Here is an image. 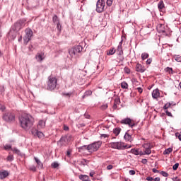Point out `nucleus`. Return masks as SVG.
Here are the masks:
<instances>
[{
	"label": "nucleus",
	"instance_id": "obj_2",
	"mask_svg": "<svg viewBox=\"0 0 181 181\" xmlns=\"http://www.w3.org/2000/svg\"><path fill=\"white\" fill-rule=\"evenodd\" d=\"M47 84V90H49V91H53V90H54L57 86V78L54 77L49 76Z\"/></svg>",
	"mask_w": 181,
	"mask_h": 181
},
{
	"label": "nucleus",
	"instance_id": "obj_42",
	"mask_svg": "<svg viewBox=\"0 0 181 181\" xmlns=\"http://www.w3.org/2000/svg\"><path fill=\"white\" fill-rule=\"evenodd\" d=\"M56 25L59 32H62V25H60V23H57Z\"/></svg>",
	"mask_w": 181,
	"mask_h": 181
},
{
	"label": "nucleus",
	"instance_id": "obj_47",
	"mask_svg": "<svg viewBox=\"0 0 181 181\" xmlns=\"http://www.w3.org/2000/svg\"><path fill=\"white\" fill-rule=\"evenodd\" d=\"M30 170H32V172H36V167L35 165H31L30 167Z\"/></svg>",
	"mask_w": 181,
	"mask_h": 181
},
{
	"label": "nucleus",
	"instance_id": "obj_50",
	"mask_svg": "<svg viewBox=\"0 0 181 181\" xmlns=\"http://www.w3.org/2000/svg\"><path fill=\"white\" fill-rule=\"evenodd\" d=\"M129 175H131L132 176H134V175H135L136 172H135V170H130L129 171Z\"/></svg>",
	"mask_w": 181,
	"mask_h": 181
},
{
	"label": "nucleus",
	"instance_id": "obj_40",
	"mask_svg": "<svg viewBox=\"0 0 181 181\" xmlns=\"http://www.w3.org/2000/svg\"><path fill=\"white\" fill-rule=\"evenodd\" d=\"M160 173L164 177H168V176H169V174L168 173L165 172V171H161Z\"/></svg>",
	"mask_w": 181,
	"mask_h": 181
},
{
	"label": "nucleus",
	"instance_id": "obj_56",
	"mask_svg": "<svg viewBox=\"0 0 181 181\" xmlns=\"http://www.w3.org/2000/svg\"><path fill=\"white\" fill-rule=\"evenodd\" d=\"M5 91V88H4V86H0V93L1 94H2V93H4Z\"/></svg>",
	"mask_w": 181,
	"mask_h": 181
},
{
	"label": "nucleus",
	"instance_id": "obj_20",
	"mask_svg": "<svg viewBox=\"0 0 181 181\" xmlns=\"http://www.w3.org/2000/svg\"><path fill=\"white\" fill-rule=\"evenodd\" d=\"M124 139L126 140V141H129L130 142H132V141H133L132 139V136L130 135L128 133H125L124 136Z\"/></svg>",
	"mask_w": 181,
	"mask_h": 181
},
{
	"label": "nucleus",
	"instance_id": "obj_32",
	"mask_svg": "<svg viewBox=\"0 0 181 181\" xmlns=\"http://www.w3.org/2000/svg\"><path fill=\"white\" fill-rule=\"evenodd\" d=\"M148 57H149V54L144 52L141 54V59L142 60H145L146 59H148Z\"/></svg>",
	"mask_w": 181,
	"mask_h": 181
},
{
	"label": "nucleus",
	"instance_id": "obj_39",
	"mask_svg": "<svg viewBox=\"0 0 181 181\" xmlns=\"http://www.w3.org/2000/svg\"><path fill=\"white\" fill-rule=\"evenodd\" d=\"M115 104H116L117 105H119V104H121V99H119V98H115Z\"/></svg>",
	"mask_w": 181,
	"mask_h": 181
},
{
	"label": "nucleus",
	"instance_id": "obj_10",
	"mask_svg": "<svg viewBox=\"0 0 181 181\" xmlns=\"http://www.w3.org/2000/svg\"><path fill=\"white\" fill-rule=\"evenodd\" d=\"M111 148L113 149H118L119 151H121L122 149V143L121 142H112L110 144Z\"/></svg>",
	"mask_w": 181,
	"mask_h": 181
},
{
	"label": "nucleus",
	"instance_id": "obj_58",
	"mask_svg": "<svg viewBox=\"0 0 181 181\" xmlns=\"http://www.w3.org/2000/svg\"><path fill=\"white\" fill-rule=\"evenodd\" d=\"M113 166L112 165H109L107 166V170H111V169H112Z\"/></svg>",
	"mask_w": 181,
	"mask_h": 181
},
{
	"label": "nucleus",
	"instance_id": "obj_24",
	"mask_svg": "<svg viewBox=\"0 0 181 181\" xmlns=\"http://www.w3.org/2000/svg\"><path fill=\"white\" fill-rule=\"evenodd\" d=\"M121 132V128L118 127V128H115L113 129V134H115V135H116V136H118V135H119Z\"/></svg>",
	"mask_w": 181,
	"mask_h": 181
},
{
	"label": "nucleus",
	"instance_id": "obj_37",
	"mask_svg": "<svg viewBox=\"0 0 181 181\" xmlns=\"http://www.w3.org/2000/svg\"><path fill=\"white\" fill-rule=\"evenodd\" d=\"M121 87H122V88L127 89V88H128V83L127 82H122L121 83Z\"/></svg>",
	"mask_w": 181,
	"mask_h": 181
},
{
	"label": "nucleus",
	"instance_id": "obj_45",
	"mask_svg": "<svg viewBox=\"0 0 181 181\" xmlns=\"http://www.w3.org/2000/svg\"><path fill=\"white\" fill-rule=\"evenodd\" d=\"M177 168H179V163H177L173 166V170H177Z\"/></svg>",
	"mask_w": 181,
	"mask_h": 181
},
{
	"label": "nucleus",
	"instance_id": "obj_4",
	"mask_svg": "<svg viewBox=\"0 0 181 181\" xmlns=\"http://www.w3.org/2000/svg\"><path fill=\"white\" fill-rule=\"evenodd\" d=\"M25 35L23 37L24 43L28 45L30 40H32V37H33V31L30 28H26L25 30Z\"/></svg>",
	"mask_w": 181,
	"mask_h": 181
},
{
	"label": "nucleus",
	"instance_id": "obj_33",
	"mask_svg": "<svg viewBox=\"0 0 181 181\" xmlns=\"http://www.w3.org/2000/svg\"><path fill=\"white\" fill-rule=\"evenodd\" d=\"M174 59L175 62H177L178 63H181V56L180 55H175Z\"/></svg>",
	"mask_w": 181,
	"mask_h": 181
},
{
	"label": "nucleus",
	"instance_id": "obj_60",
	"mask_svg": "<svg viewBox=\"0 0 181 181\" xmlns=\"http://www.w3.org/2000/svg\"><path fill=\"white\" fill-rule=\"evenodd\" d=\"M152 172H153V173H159V170H156V168H153V169H152Z\"/></svg>",
	"mask_w": 181,
	"mask_h": 181
},
{
	"label": "nucleus",
	"instance_id": "obj_12",
	"mask_svg": "<svg viewBox=\"0 0 181 181\" xmlns=\"http://www.w3.org/2000/svg\"><path fill=\"white\" fill-rule=\"evenodd\" d=\"M69 141V137L67 136H62L59 141H57V145L59 146H63Z\"/></svg>",
	"mask_w": 181,
	"mask_h": 181
},
{
	"label": "nucleus",
	"instance_id": "obj_16",
	"mask_svg": "<svg viewBox=\"0 0 181 181\" xmlns=\"http://www.w3.org/2000/svg\"><path fill=\"white\" fill-rule=\"evenodd\" d=\"M160 95V93H159V89H156V90H153V92H152L153 98H154L156 100Z\"/></svg>",
	"mask_w": 181,
	"mask_h": 181
},
{
	"label": "nucleus",
	"instance_id": "obj_38",
	"mask_svg": "<svg viewBox=\"0 0 181 181\" xmlns=\"http://www.w3.org/2000/svg\"><path fill=\"white\" fill-rule=\"evenodd\" d=\"M129 148H132V146L131 145H124V146H122V148H121V151H124V149H129Z\"/></svg>",
	"mask_w": 181,
	"mask_h": 181
},
{
	"label": "nucleus",
	"instance_id": "obj_46",
	"mask_svg": "<svg viewBox=\"0 0 181 181\" xmlns=\"http://www.w3.org/2000/svg\"><path fill=\"white\" fill-rule=\"evenodd\" d=\"M7 160H8L9 162H12V160H13V156H8L7 157Z\"/></svg>",
	"mask_w": 181,
	"mask_h": 181
},
{
	"label": "nucleus",
	"instance_id": "obj_53",
	"mask_svg": "<svg viewBox=\"0 0 181 181\" xmlns=\"http://www.w3.org/2000/svg\"><path fill=\"white\" fill-rule=\"evenodd\" d=\"M84 162H85V163H88V160H86V159H83V160L81 161V165H84Z\"/></svg>",
	"mask_w": 181,
	"mask_h": 181
},
{
	"label": "nucleus",
	"instance_id": "obj_63",
	"mask_svg": "<svg viewBox=\"0 0 181 181\" xmlns=\"http://www.w3.org/2000/svg\"><path fill=\"white\" fill-rule=\"evenodd\" d=\"M137 90L139 91V93H140V94L142 93V91H143L142 88L141 87L137 88Z\"/></svg>",
	"mask_w": 181,
	"mask_h": 181
},
{
	"label": "nucleus",
	"instance_id": "obj_9",
	"mask_svg": "<svg viewBox=\"0 0 181 181\" xmlns=\"http://www.w3.org/2000/svg\"><path fill=\"white\" fill-rule=\"evenodd\" d=\"M120 124L128 125L130 128H134V127H136V124H135L134 121L129 117L122 119L120 121Z\"/></svg>",
	"mask_w": 181,
	"mask_h": 181
},
{
	"label": "nucleus",
	"instance_id": "obj_34",
	"mask_svg": "<svg viewBox=\"0 0 181 181\" xmlns=\"http://www.w3.org/2000/svg\"><path fill=\"white\" fill-rule=\"evenodd\" d=\"M170 105H172V103H167L163 107V110H168V108H170Z\"/></svg>",
	"mask_w": 181,
	"mask_h": 181
},
{
	"label": "nucleus",
	"instance_id": "obj_27",
	"mask_svg": "<svg viewBox=\"0 0 181 181\" xmlns=\"http://www.w3.org/2000/svg\"><path fill=\"white\" fill-rule=\"evenodd\" d=\"M131 153H133L134 155L138 156L139 155V148H132Z\"/></svg>",
	"mask_w": 181,
	"mask_h": 181
},
{
	"label": "nucleus",
	"instance_id": "obj_51",
	"mask_svg": "<svg viewBox=\"0 0 181 181\" xmlns=\"http://www.w3.org/2000/svg\"><path fill=\"white\" fill-rule=\"evenodd\" d=\"M108 108V105L105 104L101 106V110H107Z\"/></svg>",
	"mask_w": 181,
	"mask_h": 181
},
{
	"label": "nucleus",
	"instance_id": "obj_30",
	"mask_svg": "<svg viewBox=\"0 0 181 181\" xmlns=\"http://www.w3.org/2000/svg\"><path fill=\"white\" fill-rule=\"evenodd\" d=\"M152 151H151V147L148 146L147 148H146L145 151H144V155H151Z\"/></svg>",
	"mask_w": 181,
	"mask_h": 181
},
{
	"label": "nucleus",
	"instance_id": "obj_7",
	"mask_svg": "<svg viewBox=\"0 0 181 181\" xmlns=\"http://www.w3.org/2000/svg\"><path fill=\"white\" fill-rule=\"evenodd\" d=\"M104 8H105V1L98 0L96 4V12H98V13L104 12Z\"/></svg>",
	"mask_w": 181,
	"mask_h": 181
},
{
	"label": "nucleus",
	"instance_id": "obj_22",
	"mask_svg": "<svg viewBox=\"0 0 181 181\" xmlns=\"http://www.w3.org/2000/svg\"><path fill=\"white\" fill-rule=\"evenodd\" d=\"M158 8L159 11H162L163 8H165V4L163 3V1L160 0L158 4Z\"/></svg>",
	"mask_w": 181,
	"mask_h": 181
},
{
	"label": "nucleus",
	"instance_id": "obj_13",
	"mask_svg": "<svg viewBox=\"0 0 181 181\" xmlns=\"http://www.w3.org/2000/svg\"><path fill=\"white\" fill-rule=\"evenodd\" d=\"M145 70V66H142V64L137 63L136 65V71H138L139 73H144Z\"/></svg>",
	"mask_w": 181,
	"mask_h": 181
},
{
	"label": "nucleus",
	"instance_id": "obj_44",
	"mask_svg": "<svg viewBox=\"0 0 181 181\" xmlns=\"http://www.w3.org/2000/svg\"><path fill=\"white\" fill-rule=\"evenodd\" d=\"M4 149H6V151H8V149H11V151H12V146L11 145H6V146H4Z\"/></svg>",
	"mask_w": 181,
	"mask_h": 181
},
{
	"label": "nucleus",
	"instance_id": "obj_23",
	"mask_svg": "<svg viewBox=\"0 0 181 181\" xmlns=\"http://www.w3.org/2000/svg\"><path fill=\"white\" fill-rule=\"evenodd\" d=\"M11 151L13 152V153H16V155H19L20 156H22V153L17 148H11Z\"/></svg>",
	"mask_w": 181,
	"mask_h": 181
},
{
	"label": "nucleus",
	"instance_id": "obj_28",
	"mask_svg": "<svg viewBox=\"0 0 181 181\" xmlns=\"http://www.w3.org/2000/svg\"><path fill=\"white\" fill-rule=\"evenodd\" d=\"M115 52H117V50L114 48L110 49L109 50V52L107 53V56H112V54H115Z\"/></svg>",
	"mask_w": 181,
	"mask_h": 181
},
{
	"label": "nucleus",
	"instance_id": "obj_41",
	"mask_svg": "<svg viewBox=\"0 0 181 181\" xmlns=\"http://www.w3.org/2000/svg\"><path fill=\"white\" fill-rule=\"evenodd\" d=\"M114 1V0H107V6H111V5H112V2Z\"/></svg>",
	"mask_w": 181,
	"mask_h": 181
},
{
	"label": "nucleus",
	"instance_id": "obj_31",
	"mask_svg": "<svg viewBox=\"0 0 181 181\" xmlns=\"http://www.w3.org/2000/svg\"><path fill=\"white\" fill-rule=\"evenodd\" d=\"M52 22H53L54 23H56V24L60 23V21H59V17H57V15H54V16H53V18H52Z\"/></svg>",
	"mask_w": 181,
	"mask_h": 181
},
{
	"label": "nucleus",
	"instance_id": "obj_1",
	"mask_svg": "<svg viewBox=\"0 0 181 181\" xmlns=\"http://www.w3.org/2000/svg\"><path fill=\"white\" fill-rule=\"evenodd\" d=\"M18 119L21 128L25 129V131H29L33 127V117L29 114L21 115Z\"/></svg>",
	"mask_w": 181,
	"mask_h": 181
},
{
	"label": "nucleus",
	"instance_id": "obj_59",
	"mask_svg": "<svg viewBox=\"0 0 181 181\" xmlns=\"http://www.w3.org/2000/svg\"><path fill=\"white\" fill-rule=\"evenodd\" d=\"M146 180H148V181H153V177L148 176V177H146Z\"/></svg>",
	"mask_w": 181,
	"mask_h": 181
},
{
	"label": "nucleus",
	"instance_id": "obj_62",
	"mask_svg": "<svg viewBox=\"0 0 181 181\" xmlns=\"http://www.w3.org/2000/svg\"><path fill=\"white\" fill-rule=\"evenodd\" d=\"M69 128L66 125H64V131H69Z\"/></svg>",
	"mask_w": 181,
	"mask_h": 181
},
{
	"label": "nucleus",
	"instance_id": "obj_57",
	"mask_svg": "<svg viewBox=\"0 0 181 181\" xmlns=\"http://www.w3.org/2000/svg\"><path fill=\"white\" fill-rule=\"evenodd\" d=\"M172 180L173 181H180V179H179V177H175L172 178Z\"/></svg>",
	"mask_w": 181,
	"mask_h": 181
},
{
	"label": "nucleus",
	"instance_id": "obj_29",
	"mask_svg": "<svg viewBox=\"0 0 181 181\" xmlns=\"http://www.w3.org/2000/svg\"><path fill=\"white\" fill-rule=\"evenodd\" d=\"M165 71H166L167 73H169V74H173L175 73V71H173V69L170 67L165 68Z\"/></svg>",
	"mask_w": 181,
	"mask_h": 181
},
{
	"label": "nucleus",
	"instance_id": "obj_49",
	"mask_svg": "<svg viewBox=\"0 0 181 181\" xmlns=\"http://www.w3.org/2000/svg\"><path fill=\"white\" fill-rule=\"evenodd\" d=\"M141 163H143V165H146V163H148V160L146 158H143L141 160Z\"/></svg>",
	"mask_w": 181,
	"mask_h": 181
},
{
	"label": "nucleus",
	"instance_id": "obj_18",
	"mask_svg": "<svg viewBox=\"0 0 181 181\" xmlns=\"http://www.w3.org/2000/svg\"><path fill=\"white\" fill-rule=\"evenodd\" d=\"M45 54L43 53H37V55L35 56V59L37 60V62H43V55Z\"/></svg>",
	"mask_w": 181,
	"mask_h": 181
},
{
	"label": "nucleus",
	"instance_id": "obj_25",
	"mask_svg": "<svg viewBox=\"0 0 181 181\" xmlns=\"http://www.w3.org/2000/svg\"><path fill=\"white\" fill-rule=\"evenodd\" d=\"M118 56L119 58V62H124V57H122V55L124 54V51H118Z\"/></svg>",
	"mask_w": 181,
	"mask_h": 181
},
{
	"label": "nucleus",
	"instance_id": "obj_5",
	"mask_svg": "<svg viewBox=\"0 0 181 181\" xmlns=\"http://www.w3.org/2000/svg\"><path fill=\"white\" fill-rule=\"evenodd\" d=\"M82 52L83 46L81 45H75L74 47L69 50L70 56H76V54H78V53H81Z\"/></svg>",
	"mask_w": 181,
	"mask_h": 181
},
{
	"label": "nucleus",
	"instance_id": "obj_3",
	"mask_svg": "<svg viewBox=\"0 0 181 181\" xmlns=\"http://www.w3.org/2000/svg\"><path fill=\"white\" fill-rule=\"evenodd\" d=\"M102 144L103 143L100 141H95L91 144L88 145L87 151H88L89 152H96V151H98V149H100Z\"/></svg>",
	"mask_w": 181,
	"mask_h": 181
},
{
	"label": "nucleus",
	"instance_id": "obj_15",
	"mask_svg": "<svg viewBox=\"0 0 181 181\" xmlns=\"http://www.w3.org/2000/svg\"><path fill=\"white\" fill-rule=\"evenodd\" d=\"M46 127V122L43 120H40L37 124V129H43Z\"/></svg>",
	"mask_w": 181,
	"mask_h": 181
},
{
	"label": "nucleus",
	"instance_id": "obj_61",
	"mask_svg": "<svg viewBox=\"0 0 181 181\" xmlns=\"http://www.w3.org/2000/svg\"><path fill=\"white\" fill-rule=\"evenodd\" d=\"M84 127V123L78 124V128H83Z\"/></svg>",
	"mask_w": 181,
	"mask_h": 181
},
{
	"label": "nucleus",
	"instance_id": "obj_64",
	"mask_svg": "<svg viewBox=\"0 0 181 181\" xmlns=\"http://www.w3.org/2000/svg\"><path fill=\"white\" fill-rule=\"evenodd\" d=\"M153 180H154V181H160V177H156V178H153Z\"/></svg>",
	"mask_w": 181,
	"mask_h": 181
},
{
	"label": "nucleus",
	"instance_id": "obj_55",
	"mask_svg": "<svg viewBox=\"0 0 181 181\" xmlns=\"http://www.w3.org/2000/svg\"><path fill=\"white\" fill-rule=\"evenodd\" d=\"M62 95H65V97H70V95H71V93H62Z\"/></svg>",
	"mask_w": 181,
	"mask_h": 181
},
{
	"label": "nucleus",
	"instance_id": "obj_8",
	"mask_svg": "<svg viewBox=\"0 0 181 181\" xmlns=\"http://www.w3.org/2000/svg\"><path fill=\"white\" fill-rule=\"evenodd\" d=\"M3 119L6 121V122H12L15 121V114L11 112H6L3 115Z\"/></svg>",
	"mask_w": 181,
	"mask_h": 181
},
{
	"label": "nucleus",
	"instance_id": "obj_35",
	"mask_svg": "<svg viewBox=\"0 0 181 181\" xmlns=\"http://www.w3.org/2000/svg\"><path fill=\"white\" fill-rule=\"evenodd\" d=\"M87 146H88L84 145V146H82L78 148V149L79 152H82V151H86V149L87 150Z\"/></svg>",
	"mask_w": 181,
	"mask_h": 181
},
{
	"label": "nucleus",
	"instance_id": "obj_43",
	"mask_svg": "<svg viewBox=\"0 0 181 181\" xmlns=\"http://www.w3.org/2000/svg\"><path fill=\"white\" fill-rule=\"evenodd\" d=\"M124 72L127 73V74H129V73H131V69H129V68H128L127 66L124 67Z\"/></svg>",
	"mask_w": 181,
	"mask_h": 181
},
{
	"label": "nucleus",
	"instance_id": "obj_54",
	"mask_svg": "<svg viewBox=\"0 0 181 181\" xmlns=\"http://www.w3.org/2000/svg\"><path fill=\"white\" fill-rule=\"evenodd\" d=\"M146 64H151L152 63V58H149L146 62Z\"/></svg>",
	"mask_w": 181,
	"mask_h": 181
},
{
	"label": "nucleus",
	"instance_id": "obj_11",
	"mask_svg": "<svg viewBox=\"0 0 181 181\" xmlns=\"http://www.w3.org/2000/svg\"><path fill=\"white\" fill-rule=\"evenodd\" d=\"M31 132L33 135H34V136H37V138H39L40 139H41V138H43L45 136V134H43V132L37 129H33Z\"/></svg>",
	"mask_w": 181,
	"mask_h": 181
},
{
	"label": "nucleus",
	"instance_id": "obj_26",
	"mask_svg": "<svg viewBox=\"0 0 181 181\" xmlns=\"http://www.w3.org/2000/svg\"><path fill=\"white\" fill-rule=\"evenodd\" d=\"M173 151V148H168L167 149H165L164 151H163V155H169V153H172Z\"/></svg>",
	"mask_w": 181,
	"mask_h": 181
},
{
	"label": "nucleus",
	"instance_id": "obj_52",
	"mask_svg": "<svg viewBox=\"0 0 181 181\" xmlns=\"http://www.w3.org/2000/svg\"><path fill=\"white\" fill-rule=\"evenodd\" d=\"M122 51V45H118L117 49V52H121Z\"/></svg>",
	"mask_w": 181,
	"mask_h": 181
},
{
	"label": "nucleus",
	"instance_id": "obj_19",
	"mask_svg": "<svg viewBox=\"0 0 181 181\" xmlns=\"http://www.w3.org/2000/svg\"><path fill=\"white\" fill-rule=\"evenodd\" d=\"M93 94V91L90 90H86L83 95L82 96V100H84V98H87V97H90Z\"/></svg>",
	"mask_w": 181,
	"mask_h": 181
},
{
	"label": "nucleus",
	"instance_id": "obj_6",
	"mask_svg": "<svg viewBox=\"0 0 181 181\" xmlns=\"http://www.w3.org/2000/svg\"><path fill=\"white\" fill-rule=\"evenodd\" d=\"M25 22H26L25 19H21L18 21L13 26V30H16V32H19L23 26H25Z\"/></svg>",
	"mask_w": 181,
	"mask_h": 181
},
{
	"label": "nucleus",
	"instance_id": "obj_21",
	"mask_svg": "<svg viewBox=\"0 0 181 181\" xmlns=\"http://www.w3.org/2000/svg\"><path fill=\"white\" fill-rule=\"evenodd\" d=\"M79 179H80V180H82V181H88V179H90V177H88V175H80Z\"/></svg>",
	"mask_w": 181,
	"mask_h": 181
},
{
	"label": "nucleus",
	"instance_id": "obj_17",
	"mask_svg": "<svg viewBox=\"0 0 181 181\" xmlns=\"http://www.w3.org/2000/svg\"><path fill=\"white\" fill-rule=\"evenodd\" d=\"M34 159H35V160L37 163V168H39V169H42L43 168V163L40 162V160H39L36 157H34Z\"/></svg>",
	"mask_w": 181,
	"mask_h": 181
},
{
	"label": "nucleus",
	"instance_id": "obj_36",
	"mask_svg": "<svg viewBox=\"0 0 181 181\" xmlns=\"http://www.w3.org/2000/svg\"><path fill=\"white\" fill-rule=\"evenodd\" d=\"M52 168H53L54 169H56L57 168H59V163L57 162H54L51 164Z\"/></svg>",
	"mask_w": 181,
	"mask_h": 181
},
{
	"label": "nucleus",
	"instance_id": "obj_48",
	"mask_svg": "<svg viewBox=\"0 0 181 181\" xmlns=\"http://www.w3.org/2000/svg\"><path fill=\"white\" fill-rule=\"evenodd\" d=\"M165 112L166 115H168V117H173V115H172V113L169 112V110H165Z\"/></svg>",
	"mask_w": 181,
	"mask_h": 181
},
{
	"label": "nucleus",
	"instance_id": "obj_14",
	"mask_svg": "<svg viewBox=\"0 0 181 181\" xmlns=\"http://www.w3.org/2000/svg\"><path fill=\"white\" fill-rule=\"evenodd\" d=\"M9 176V173L7 170L0 171V179L2 180Z\"/></svg>",
	"mask_w": 181,
	"mask_h": 181
}]
</instances>
